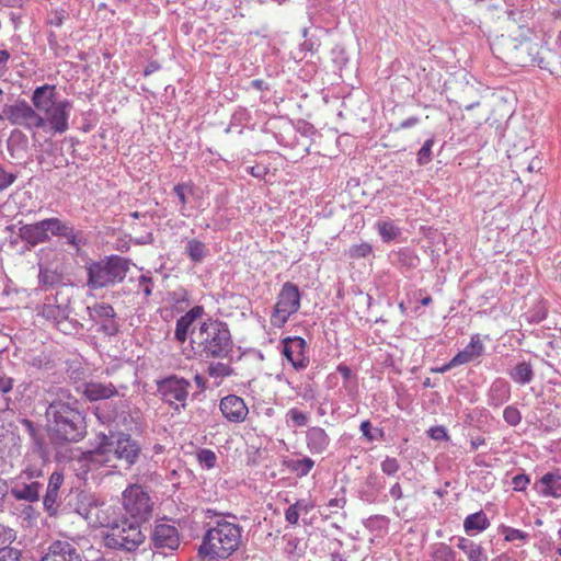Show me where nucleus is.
I'll return each mask as SVG.
<instances>
[{
	"instance_id": "nucleus-1",
	"label": "nucleus",
	"mask_w": 561,
	"mask_h": 561,
	"mask_svg": "<svg viewBox=\"0 0 561 561\" xmlns=\"http://www.w3.org/2000/svg\"><path fill=\"white\" fill-rule=\"evenodd\" d=\"M47 435L54 445L77 443L87 434L83 412L77 402L53 401L46 409Z\"/></svg>"
},
{
	"instance_id": "nucleus-2",
	"label": "nucleus",
	"mask_w": 561,
	"mask_h": 561,
	"mask_svg": "<svg viewBox=\"0 0 561 561\" xmlns=\"http://www.w3.org/2000/svg\"><path fill=\"white\" fill-rule=\"evenodd\" d=\"M31 102L42 115L41 129L48 128L53 134H64L69 129V118L73 104L68 99H60L54 84L36 87L31 95Z\"/></svg>"
},
{
	"instance_id": "nucleus-3",
	"label": "nucleus",
	"mask_w": 561,
	"mask_h": 561,
	"mask_svg": "<svg viewBox=\"0 0 561 561\" xmlns=\"http://www.w3.org/2000/svg\"><path fill=\"white\" fill-rule=\"evenodd\" d=\"M192 345L195 355L201 358H228L231 356L233 342L226 322L208 318L194 333Z\"/></svg>"
},
{
	"instance_id": "nucleus-4",
	"label": "nucleus",
	"mask_w": 561,
	"mask_h": 561,
	"mask_svg": "<svg viewBox=\"0 0 561 561\" xmlns=\"http://www.w3.org/2000/svg\"><path fill=\"white\" fill-rule=\"evenodd\" d=\"M242 533L240 525L219 519L203 536L198 554L206 560H226L239 549Z\"/></svg>"
},
{
	"instance_id": "nucleus-5",
	"label": "nucleus",
	"mask_w": 561,
	"mask_h": 561,
	"mask_svg": "<svg viewBox=\"0 0 561 561\" xmlns=\"http://www.w3.org/2000/svg\"><path fill=\"white\" fill-rule=\"evenodd\" d=\"M100 525L107 528L104 542L110 549L133 552L146 540V535L138 522H131L123 517L107 522L100 520Z\"/></svg>"
},
{
	"instance_id": "nucleus-6",
	"label": "nucleus",
	"mask_w": 561,
	"mask_h": 561,
	"mask_svg": "<svg viewBox=\"0 0 561 561\" xmlns=\"http://www.w3.org/2000/svg\"><path fill=\"white\" fill-rule=\"evenodd\" d=\"M85 270L87 286L95 290L123 282L129 270V261L118 255H111L100 261L88 262Z\"/></svg>"
},
{
	"instance_id": "nucleus-7",
	"label": "nucleus",
	"mask_w": 561,
	"mask_h": 561,
	"mask_svg": "<svg viewBox=\"0 0 561 561\" xmlns=\"http://www.w3.org/2000/svg\"><path fill=\"white\" fill-rule=\"evenodd\" d=\"M44 488L42 466L27 465L11 480L10 492L16 501L34 503L39 500Z\"/></svg>"
},
{
	"instance_id": "nucleus-8",
	"label": "nucleus",
	"mask_w": 561,
	"mask_h": 561,
	"mask_svg": "<svg viewBox=\"0 0 561 561\" xmlns=\"http://www.w3.org/2000/svg\"><path fill=\"white\" fill-rule=\"evenodd\" d=\"M0 121H7L13 126L23 127L33 131L42 128L43 119L37 108L24 100L18 99L11 104H4L0 113Z\"/></svg>"
},
{
	"instance_id": "nucleus-9",
	"label": "nucleus",
	"mask_w": 561,
	"mask_h": 561,
	"mask_svg": "<svg viewBox=\"0 0 561 561\" xmlns=\"http://www.w3.org/2000/svg\"><path fill=\"white\" fill-rule=\"evenodd\" d=\"M300 299L298 286L286 282L276 297V302L270 318L271 324L274 328H283L289 318L299 310Z\"/></svg>"
},
{
	"instance_id": "nucleus-10",
	"label": "nucleus",
	"mask_w": 561,
	"mask_h": 561,
	"mask_svg": "<svg viewBox=\"0 0 561 561\" xmlns=\"http://www.w3.org/2000/svg\"><path fill=\"white\" fill-rule=\"evenodd\" d=\"M191 388V381L178 375H170L157 381V392L162 401L178 411L180 408H186Z\"/></svg>"
},
{
	"instance_id": "nucleus-11",
	"label": "nucleus",
	"mask_w": 561,
	"mask_h": 561,
	"mask_svg": "<svg viewBox=\"0 0 561 561\" xmlns=\"http://www.w3.org/2000/svg\"><path fill=\"white\" fill-rule=\"evenodd\" d=\"M123 507L133 518L147 520L152 513V502L148 492L138 484L129 485L123 492Z\"/></svg>"
},
{
	"instance_id": "nucleus-12",
	"label": "nucleus",
	"mask_w": 561,
	"mask_h": 561,
	"mask_svg": "<svg viewBox=\"0 0 561 561\" xmlns=\"http://www.w3.org/2000/svg\"><path fill=\"white\" fill-rule=\"evenodd\" d=\"M150 546L153 551L168 554L181 546V534L178 527L164 520H157L150 531Z\"/></svg>"
},
{
	"instance_id": "nucleus-13",
	"label": "nucleus",
	"mask_w": 561,
	"mask_h": 561,
	"mask_svg": "<svg viewBox=\"0 0 561 561\" xmlns=\"http://www.w3.org/2000/svg\"><path fill=\"white\" fill-rule=\"evenodd\" d=\"M89 316L96 332L107 337L116 336L121 331V323L117 319L114 308L106 302H96L88 307Z\"/></svg>"
},
{
	"instance_id": "nucleus-14",
	"label": "nucleus",
	"mask_w": 561,
	"mask_h": 561,
	"mask_svg": "<svg viewBox=\"0 0 561 561\" xmlns=\"http://www.w3.org/2000/svg\"><path fill=\"white\" fill-rule=\"evenodd\" d=\"M282 354L294 369L304 370L310 363L308 344L300 336H287L280 341Z\"/></svg>"
},
{
	"instance_id": "nucleus-15",
	"label": "nucleus",
	"mask_w": 561,
	"mask_h": 561,
	"mask_svg": "<svg viewBox=\"0 0 561 561\" xmlns=\"http://www.w3.org/2000/svg\"><path fill=\"white\" fill-rule=\"evenodd\" d=\"M219 410L224 417L231 423H242L247 420L249 408L244 400L236 394H228L221 398Z\"/></svg>"
},
{
	"instance_id": "nucleus-16",
	"label": "nucleus",
	"mask_w": 561,
	"mask_h": 561,
	"mask_svg": "<svg viewBox=\"0 0 561 561\" xmlns=\"http://www.w3.org/2000/svg\"><path fill=\"white\" fill-rule=\"evenodd\" d=\"M41 561H82V556L73 542L56 540L49 545Z\"/></svg>"
},
{
	"instance_id": "nucleus-17",
	"label": "nucleus",
	"mask_w": 561,
	"mask_h": 561,
	"mask_svg": "<svg viewBox=\"0 0 561 561\" xmlns=\"http://www.w3.org/2000/svg\"><path fill=\"white\" fill-rule=\"evenodd\" d=\"M534 490L541 497L561 499V468L548 471L536 480Z\"/></svg>"
},
{
	"instance_id": "nucleus-18",
	"label": "nucleus",
	"mask_w": 561,
	"mask_h": 561,
	"mask_svg": "<svg viewBox=\"0 0 561 561\" xmlns=\"http://www.w3.org/2000/svg\"><path fill=\"white\" fill-rule=\"evenodd\" d=\"M18 237L27 244L28 249L50 241V237L46 233L43 220L34 224H23L19 221Z\"/></svg>"
},
{
	"instance_id": "nucleus-19",
	"label": "nucleus",
	"mask_w": 561,
	"mask_h": 561,
	"mask_svg": "<svg viewBox=\"0 0 561 561\" xmlns=\"http://www.w3.org/2000/svg\"><path fill=\"white\" fill-rule=\"evenodd\" d=\"M172 192L179 201V213L184 217H190L191 211L196 207L194 202L197 194L194 184L192 182L178 183Z\"/></svg>"
},
{
	"instance_id": "nucleus-20",
	"label": "nucleus",
	"mask_w": 561,
	"mask_h": 561,
	"mask_svg": "<svg viewBox=\"0 0 561 561\" xmlns=\"http://www.w3.org/2000/svg\"><path fill=\"white\" fill-rule=\"evenodd\" d=\"M112 453L117 459L125 460L128 466H133L139 457L140 447L129 435H121L115 440Z\"/></svg>"
},
{
	"instance_id": "nucleus-21",
	"label": "nucleus",
	"mask_w": 561,
	"mask_h": 561,
	"mask_svg": "<svg viewBox=\"0 0 561 561\" xmlns=\"http://www.w3.org/2000/svg\"><path fill=\"white\" fill-rule=\"evenodd\" d=\"M485 346L479 333L471 336L469 344L454 356L453 364H468L478 360L484 353Z\"/></svg>"
},
{
	"instance_id": "nucleus-22",
	"label": "nucleus",
	"mask_w": 561,
	"mask_h": 561,
	"mask_svg": "<svg viewBox=\"0 0 561 561\" xmlns=\"http://www.w3.org/2000/svg\"><path fill=\"white\" fill-rule=\"evenodd\" d=\"M329 434L320 426H311L306 432V445L312 455L323 454L330 446Z\"/></svg>"
},
{
	"instance_id": "nucleus-23",
	"label": "nucleus",
	"mask_w": 561,
	"mask_h": 561,
	"mask_svg": "<svg viewBox=\"0 0 561 561\" xmlns=\"http://www.w3.org/2000/svg\"><path fill=\"white\" fill-rule=\"evenodd\" d=\"M64 483V474L61 472L55 471L51 473L48 480L47 490L44 495L43 504L45 510L50 514L54 515L57 512L58 508V495L60 486Z\"/></svg>"
},
{
	"instance_id": "nucleus-24",
	"label": "nucleus",
	"mask_w": 561,
	"mask_h": 561,
	"mask_svg": "<svg viewBox=\"0 0 561 561\" xmlns=\"http://www.w3.org/2000/svg\"><path fill=\"white\" fill-rule=\"evenodd\" d=\"M203 314H204V307L203 306H194L185 314L180 317L176 320L174 339L179 343H184L187 339V333L190 331L191 325L193 324V322L196 319L201 318Z\"/></svg>"
},
{
	"instance_id": "nucleus-25",
	"label": "nucleus",
	"mask_w": 561,
	"mask_h": 561,
	"mask_svg": "<svg viewBox=\"0 0 561 561\" xmlns=\"http://www.w3.org/2000/svg\"><path fill=\"white\" fill-rule=\"evenodd\" d=\"M488 404L492 408H500L511 398V386L502 378H496L488 391Z\"/></svg>"
},
{
	"instance_id": "nucleus-26",
	"label": "nucleus",
	"mask_w": 561,
	"mask_h": 561,
	"mask_svg": "<svg viewBox=\"0 0 561 561\" xmlns=\"http://www.w3.org/2000/svg\"><path fill=\"white\" fill-rule=\"evenodd\" d=\"M83 394L89 401L106 400L116 396L117 389L112 382L90 381L84 383Z\"/></svg>"
},
{
	"instance_id": "nucleus-27",
	"label": "nucleus",
	"mask_w": 561,
	"mask_h": 561,
	"mask_svg": "<svg viewBox=\"0 0 561 561\" xmlns=\"http://www.w3.org/2000/svg\"><path fill=\"white\" fill-rule=\"evenodd\" d=\"M98 445L94 450L89 451L84 455V460L88 462H101L107 454L112 453L115 440L112 436H107L104 433H100L96 436Z\"/></svg>"
},
{
	"instance_id": "nucleus-28",
	"label": "nucleus",
	"mask_w": 561,
	"mask_h": 561,
	"mask_svg": "<svg viewBox=\"0 0 561 561\" xmlns=\"http://www.w3.org/2000/svg\"><path fill=\"white\" fill-rule=\"evenodd\" d=\"M457 547L466 553L468 561H489L484 548L471 539L459 537Z\"/></svg>"
},
{
	"instance_id": "nucleus-29",
	"label": "nucleus",
	"mask_w": 561,
	"mask_h": 561,
	"mask_svg": "<svg viewBox=\"0 0 561 561\" xmlns=\"http://www.w3.org/2000/svg\"><path fill=\"white\" fill-rule=\"evenodd\" d=\"M282 463L298 478L308 476L316 465L314 460L308 456L301 458H284Z\"/></svg>"
},
{
	"instance_id": "nucleus-30",
	"label": "nucleus",
	"mask_w": 561,
	"mask_h": 561,
	"mask_svg": "<svg viewBox=\"0 0 561 561\" xmlns=\"http://www.w3.org/2000/svg\"><path fill=\"white\" fill-rule=\"evenodd\" d=\"M490 526V520L483 511L469 514L463 520V529L467 535L473 536L485 530Z\"/></svg>"
},
{
	"instance_id": "nucleus-31",
	"label": "nucleus",
	"mask_w": 561,
	"mask_h": 561,
	"mask_svg": "<svg viewBox=\"0 0 561 561\" xmlns=\"http://www.w3.org/2000/svg\"><path fill=\"white\" fill-rule=\"evenodd\" d=\"M314 507L309 499H300L285 511V519L290 525H297L300 514H308Z\"/></svg>"
},
{
	"instance_id": "nucleus-32",
	"label": "nucleus",
	"mask_w": 561,
	"mask_h": 561,
	"mask_svg": "<svg viewBox=\"0 0 561 561\" xmlns=\"http://www.w3.org/2000/svg\"><path fill=\"white\" fill-rule=\"evenodd\" d=\"M511 379L518 385H528L535 378V373L530 363H517L510 371Z\"/></svg>"
},
{
	"instance_id": "nucleus-33",
	"label": "nucleus",
	"mask_w": 561,
	"mask_h": 561,
	"mask_svg": "<svg viewBox=\"0 0 561 561\" xmlns=\"http://www.w3.org/2000/svg\"><path fill=\"white\" fill-rule=\"evenodd\" d=\"M27 137L20 129H13L7 140V147L11 157H16L21 152H25L27 149Z\"/></svg>"
},
{
	"instance_id": "nucleus-34",
	"label": "nucleus",
	"mask_w": 561,
	"mask_h": 561,
	"mask_svg": "<svg viewBox=\"0 0 561 561\" xmlns=\"http://www.w3.org/2000/svg\"><path fill=\"white\" fill-rule=\"evenodd\" d=\"M185 253L194 263H201L208 254L206 244L197 239H191L185 247Z\"/></svg>"
},
{
	"instance_id": "nucleus-35",
	"label": "nucleus",
	"mask_w": 561,
	"mask_h": 561,
	"mask_svg": "<svg viewBox=\"0 0 561 561\" xmlns=\"http://www.w3.org/2000/svg\"><path fill=\"white\" fill-rule=\"evenodd\" d=\"M14 380L0 370V412L7 411L10 408V398L7 397L12 391Z\"/></svg>"
},
{
	"instance_id": "nucleus-36",
	"label": "nucleus",
	"mask_w": 561,
	"mask_h": 561,
	"mask_svg": "<svg viewBox=\"0 0 561 561\" xmlns=\"http://www.w3.org/2000/svg\"><path fill=\"white\" fill-rule=\"evenodd\" d=\"M43 224L46 230V233L54 237L61 238L67 228L69 227L70 222L62 221L61 219L57 217H50L43 219Z\"/></svg>"
},
{
	"instance_id": "nucleus-37",
	"label": "nucleus",
	"mask_w": 561,
	"mask_h": 561,
	"mask_svg": "<svg viewBox=\"0 0 561 561\" xmlns=\"http://www.w3.org/2000/svg\"><path fill=\"white\" fill-rule=\"evenodd\" d=\"M432 561H455L456 552L445 542L433 545L431 552Z\"/></svg>"
},
{
	"instance_id": "nucleus-38",
	"label": "nucleus",
	"mask_w": 561,
	"mask_h": 561,
	"mask_svg": "<svg viewBox=\"0 0 561 561\" xmlns=\"http://www.w3.org/2000/svg\"><path fill=\"white\" fill-rule=\"evenodd\" d=\"M21 424L24 427L25 433L30 436L34 445V448L42 453L44 448V443L38 427L34 424V422H32L28 419H23Z\"/></svg>"
},
{
	"instance_id": "nucleus-39",
	"label": "nucleus",
	"mask_w": 561,
	"mask_h": 561,
	"mask_svg": "<svg viewBox=\"0 0 561 561\" xmlns=\"http://www.w3.org/2000/svg\"><path fill=\"white\" fill-rule=\"evenodd\" d=\"M41 313L45 319L51 321L56 327L58 321L62 320L68 312L66 308H62L58 305L47 304L43 306Z\"/></svg>"
},
{
	"instance_id": "nucleus-40",
	"label": "nucleus",
	"mask_w": 561,
	"mask_h": 561,
	"mask_svg": "<svg viewBox=\"0 0 561 561\" xmlns=\"http://www.w3.org/2000/svg\"><path fill=\"white\" fill-rule=\"evenodd\" d=\"M377 228L383 242H389L400 234V228L392 220L378 221Z\"/></svg>"
},
{
	"instance_id": "nucleus-41",
	"label": "nucleus",
	"mask_w": 561,
	"mask_h": 561,
	"mask_svg": "<svg viewBox=\"0 0 561 561\" xmlns=\"http://www.w3.org/2000/svg\"><path fill=\"white\" fill-rule=\"evenodd\" d=\"M207 373H208L209 377H211V378L222 379L225 377L232 376L234 374V370L228 364H225L221 362H214V363L209 364V366L207 368Z\"/></svg>"
},
{
	"instance_id": "nucleus-42",
	"label": "nucleus",
	"mask_w": 561,
	"mask_h": 561,
	"mask_svg": "<svg viewBox=\"0 0 561 561\" xmlns=\"http://www.w3.org/2000/svg\"><path fill=\"white\" fill-rule=\"evenodd\" d=\"M501 534L504 536L505 541L512 542V541H523L526 542L529 539V534L526 531H523L520 529H516L510 526H501L500 528Z\"/></svg>"
},
{
	"instance_id": "nucleus-43",
	"label": "nucleus",
	"mask_w": 561,
	"mask_h": 561,
	"mask_svg": "<svg viewBox=\"0 0 561 561\" xmlns=\"http://www.w3.org/2000/svg\"><path fill=\"white\" fill-rule=\"evenodd\" d=\"M61 238L66 239L67 244H69L76 251V253L80 251L81 245L84 243L82 241L81 232L79 230H76L71 224L69 225L65 234Z\"/></svg>"
},
{
	"instance_id": "nucleus-44",
	"label": "nucleus",
	"mask_w": 561,
	"mask_h": 561,
	"mask_svg": "<svg viewBox=\"0 0 561 561\" xmlns=\"http://www.w3.org/2000/svg\"><path fill=\"white\" fill-rule=\"evenodd\" d=\"M286 421L291 422L294 426L302 427L309 423V415L297 408H291L286 413Z\"/></svg>"
},
{
	"instance_id": "nucleus-45",
	"label": "nucleus",
	"mask_w": 561,
	"mask_h": 561,
	"mask_svg": "<svg viewBox=\"0 0 561 561\" xmlns=\"http://www.w3.org/2000/svg\"><path fill=\"white\" fill-rule=\"evenodd\" d=\"M56 328L64 334L71 335L77 334L82 329V324L75 319H70L67 313L62 320L58 321Z\"/></svg>"
},
{
	"instance_id": "nucleus-46",
	"label": "nucleus",
	"mask_w": 561,
	"mask_h": 561,
	"mask_svg": "<svg viewBox=\"0 0 561 561\" xmlns=\"http://www.w3.org/2000/svg\"><path fill=\"white\" fill-rule=\"evenodd\" d=\"M371 253L373 247L368 242L353 244L347 252L348 256L354 260L367 257Z\"/></svg>"
},
{
	"instance_id": "nucleus-47",
	"label": "nucleus",
	"mask_w": 561,
	"mask_h": 561,
	"mask_svg": "<svg viewBox=\"0 0 561 561\" xmlns=\"http://www.w3.org/2000/svg\"><path fill=\"white\" fill-rule=\"evenodd\" d=\"M197 460L203 467L211 469L216 466L217 456L213 450L204 448L197 453Z\"/></svg>"
},
{
	"instance_id": "nucleus-48",
	"label": "nucleus",
	"mask_w": 561,
	"mask_h": 561,
	"mask_svg": "<svg viewBox=\"0 0 561 561\" xmlns=\"http://www.w3.org/2000/svg\"><path fill=\"white\" fill-rule=\"evenodd\" d=\"M18 179V172L5 169L0 163V192L11 186Z\"/></svg>"
},
{
	"instance_id": "nucleus-49",
	"label": "nucleus",
	"mask_w": 561,
	"mask_h": 561,
	"mask_svg": "<svg viewBox=\"0 0 561 561\" xmlns=\"http://www.w3.org/2000/svg\"><path fill=\"white\" fill-rule=\"evenodd\" d=\"M503 419L510 426H517L522 422V414L514 405H507L503 411Z\"/></svg>"
},
{
	"instance_id": "nucleus-50",
	"label": "nucleus",
	"mask_w": 561,
	"mask_h": 561,
	"mask_svg": "<svg viewBox=\"0 0 561 561\" xmlns=\"http://www.w3.org/2000/svg\"><path fill=\"white\" fill-rule=\"evenodd\" d=\"M434 145V139L430 138L427 139L421 149L417 152V163L420 165H425L432 160V147Z\"/></svg>"
},
{
	"instance_id": "nucleus-51",
	"label": "nucleus",
	"mask_w": 561,
	"mask_h": 561,
	"mask_svg": "<svg viewBox=\"0 0 561 561\" xmlns=\"http://www.w3.org/2000/svg\"><path fill=\"white\" fill-rule=\"evenodd\" d=\"M381 471L387 476H394L399 469L400 463L394 457L387 456L380 463Z\"/></svg>"
},
{
	"instance_id": "nucleus-52",
	"label": "nucleus",
	"mask_w": 561,
	"mask_h": 561,
	"mask_svg": "<svg viewBox=\"0 0 561 561\" xmlns=\"http://www.w3.org/2000/svg\"><path fill=\"white\" fill-rule=\"evenodd\" d=\"M530 483V477L526 473H519L513 477L512 488L516 492H524Z\"/></svg>"
},
{
	"instance_id": "nucleus-53",
	"label": "nucleus",
	"mask_w": 561,
	"mask_h": 561,
	"mask_svg": "<svg viewBox=\"0 0 561 561\" xmlns=\"http://www.w3.org/2000/svg\"><path fill=\"white\" fill-rule=\"evenodd\" d=\"M138 288L145 295V297H149L153 290V282L152 278L148 275H140L138 278Z\"/></svg>"
},
{
	"instance_id": "nucleus-54",
	"label": "nucleus",
	"mask_w": 561,
	"mask_h": 561,
	"mask_svg": "<svg viewBox=\"0 0 561 561\" xmlns=\"http://www.w3.org/2000/svg\"><path fill=\"white\" fill-rule=\"evenodd\" d=\"M0 561H21V551L15 548L0 549Z\"/></svg>"
},
{
	"instance_id": "nucleus-55",
	"label": "nucleus",
	"mask_w": 561,
	"mask_h": 561,
	"mask_svg": "<svg viewBox=\"0 0 561 561\" xmlns=\"http://www.w3.org/2000/svg\"><path fill=\"white\" fill-rule=\"evenodd\" d=\"M388 518L386 516L377 515L369 517L365 523V526L369 529H382L388 525Z\"/></svg>"
},
{
	"instance_id": "nucleus-56",
	"label": "nucleus",
	"mask_w": 561,
	"mask_h": 561,
	"mask_svg": "<svg viewBox=\"0 0 561 561\" xmlns=\"http://www.w3.org/2000/svg\"><path fill=\"white\" fill-rule=\"evenodd\" d=\"M14 531L0 524V546L5 547L11 543L14 539Z\"/></svg>"
},
{
	"instance_id": "nucleus-57",
	"label": "nucleus",
	"mask_w": 561,
	"mask_h": 561,
	"mask_svg": "<svg viewBox=\"0 0 561 561\" xmlns=\"http://www.w3.org/2000/svg\"><path fill=\"white\" fill-rule=\"evenodd\" d=\"M170 297H171V300L176 305L181 304V302L187 304L190 300V295H188L187 290L184 288H179V289L170 293Z\"/></svg>"
},
{
	"instance_id": "nucleus-58",
	"label": "nucleus",
	"mask_w": 561,
	"mask_h": 561,
	"mask_svg": "<svg viewBox=\"0 0 561 561\" xmlns=\"http://www.w3.org/2000/svg\"><path fill=\"white\" fill-rule=\"evenodd\" d=\"M336 371L339 374H341V376L343 377V379H344V387H347V382L353 377L351 368L347 365L341 363V364L337 365Z\"/></svg>"
},
{
	"instance_id": "nucleus-59",
	"label": "nucleus",
	"mask_w": 561,
	"mask_h": 561,
	"mask_svg": "<svg viewBox=\"0 0 561 561\" xmlns=\"http://www.w3.org/2000/svg\"><path fill=\"white\" fill-rule=\"evenodd\" d=\"M64 19H65V15L62 14V12L55 11L51 13V15L48 20V23L53 26L59 27L62 25Z\"/></svg>"
},
{
	"instance_id": "nucleus-60",
	"label": "nucleus",
	"mask_w": 561,
	"mask_h": 561,
	"mask_svg": "<svg viewBox=\"0 0 561 561\" xmlns=\"http://www.w3.org/2000/svg\"><path fill=\"white\" fill-rule=\"evenodd\" d=\"M360 432L362 434L368 439V440H374L375 439V436L371 434V423L370 421L366 420L364 422H362L360 424Z\"/></svg>"
},
{
	"instance_id": "nucleus-61",
	"label": "nucleus",
	"mask_w": 561,
	"mask_h": 561,
	"mask_svg": "<svg viewBox=\"0 0 561 561\" xmlns=\"http://www.w3.org/2000/svg\"><path fill=\"white\" fill-rule=\"evenodd\" d=\"M430 436L434 439H443L447 437L446 430L442 426L432 427L430 430Z\"/></svg>"
},
{
	"instance_id": "nucleus-62",
	"label": "nucleus",
	"mask_w": 561,
	"mask_h": 561,
	"mask_svg": "<svg viewBox=\"0 0 561 561\" xmlns=\"http://www.w3.org/2000/svg\"><path fill=\"white\" fill-rule=\"evenodd\" d=\"M345 504H346V499L344 496L334 497L328 502V507L333 508V510H341L345 506Z\"/></svg>"
},
{
	"instance_id": "nucleus-63",
	"label": "nucleus",
	"mask_w": 561,
	"mask_h": 561,
	"mask_svg": "<svg viewBox=\"0 0 561 561\" xmlns=\"http://www.w3.org/2000/svg\"><path fill=\"white\" fill-rule=\"evenodd\" d=\"M389 494L393 500H401L403 497V492L400 483L396 482L389 490Z\"/></svg>"
},
{
	"instance_id": "nucleus-64",
	"label": "nucleus",
	"mask_w": 561,
	"mask_h": 561,
	"mask_svg": "<svg viewBox=\"0 0 561 561\" xmlns=\"http://www.w3.org/2000/svg\"><path fill=\"white\" fill-rule=\"evenodd\" d=\"M419 122H420L419 117H416V116H411V117H409V118L404 119V121L400 124L399 128H401V129L411 128V127L415 126Z\"/></svg>"
}]
</instances>
